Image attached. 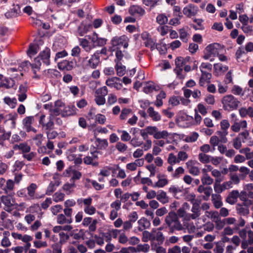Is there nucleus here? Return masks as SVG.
I'll return each mask as SVG.
<instances>
[{
  "instance_id": "obj_1",
  "label": "nucleus",
  "mask_w": 253,
  "mask_h": 253,
  "mask_svg": "<svg viewBox=\"0 0 253 253\" xmlns=\"http://www.w3.org/2000/svg\"><path fill=\"white\" fill-rule=\"evenodd\" d=\"M165 222L169 228L170 233H173L175 231H182L185 229L179 220L178 215L174 211H170L165 217Z\"/></svg>"
},
{
  "instance_id": "obj_2",
  "label": "nucleus",
  "mask_w": 253,
  "mask_h": 253,
  "mask_svg": "<svg viewBox=\"0 0 253 253\" xmlns=\"http://www.w3.org/2000/svg\"><path fill=\"white\" fill-rule=\"evenodd\" d=\"M15 150H19L21 151L22 157L28 161H32L36 157L37 153L31 152V147L26 142H23L13 146Z\"/></svg>"
},
{
  "instance_id": "obj_3",
  "label": "nucleus",
  "mask_w": 253,
  "mask_h": 253,
  "mask_svg": "<svg viewBox=\"0 0 253 253\" xmlns=\"http://www.w3.org/2000/svg\"><path fill=\"white\" fill-rule=\"evenodd\" d=\"M223 109L225 111H231L236 110L238 107L240 101L232 95H227L222 100Z\"/></svg>"
},
{
  "instance_id": "obj_4",
  "label": "nucleus",
  "mask_w": 253,
  "mask_h": 253,
  "mask_svg": "<svg viewBox=\"0 0 253 253\" xmlns=\"http://www.w3.org/2000/svg\"><path fill=\"white\" fill-rule=\"evenodd\" d=\"M108 89L106 86L98 88L94 92V101L98 106H102L105 104V97L108 94Z\"/></svg>"
},
{
  "instance_id": "obj_5",
  "label": "nucleus",
  "mask_w": 253,
  "mask_h": 253,
  "mask_svg": "<svg viewBox=\"0 0 253 253\" xmlns=\"http://www.w3.org/2000/svg\"><path fill=\"white\" fill-rule=\"evenodd\" d=\"M129 39L126 35L114 37L111 41L112 47L118 49L119 46H123L124 48L127 47Z\"/></svg>"
},
{
  "instance_id": "obj_6",
  "label": "nucleus",
  "mask_w": 253,
  "mask_h": 253,
  "mask_svg": "<svg viewBox=\"0 0 253 253\" xmlns=\"http://www.w3.org/2000/svg\"><path fill=\"white\" fill-rule=\"evenodd\" d=\"M64 213H60L56 217L59 224H71L73 222L72 213L63 210Z\"/></svg>"
},
{
  "instance_id": "obj_7",
  "label": "nucleus",
  "mask_w": 253,
  "mask_h": 253,
  "mask_svg": "<svg viewBox=\"0 0 253 253\" xmlns=\"http://www.w3.org/2000/svg\"><path fill=\"white\" fill-rule=\"evenodd\" d=\"M105 84L109 87H114L119 90L123 88L122 79L119 77H113L108 78L105 82Z\"/></svg>"
},
{
  "instance_id": "obj_8",
  "label": "nucleus",
  "mask_w": 253,
  "mask_h": 253,
  "mask_svg": "<svg viewBox=\"0 0 253 253\" xmlns=\"http://www.w3.org/2000/svg\"><path fill=\"white\" fill-rule=\"evenodd\" d=\"M247 127V122L246 120L239 121L237 118H236L231 126L230 128L233 132L238 133L241 129H245Z\"/></svg>"
},
{
  "instance_id": "obj_9",
  "label": "nucleus",
  "mask_w": 253,
  "mask_h": 253,
  "mask_svg": "<svg viewBox=\"0 0 253 253\" xmlns=\"http://www.w3.org/2000/svg\"><path fill=\"white\" fill-rule=\"evenodd\" d=\"M200 201L197 203H193L191 209L192 213L187 215L184 219L189 220L190 219H196L201 215Z\"/></svg>"
},
{
  "instance_id": "obj_10",
  "label": "nucleus",
  "mask_w": 253,
  "mask_h": 253,
  "mask_svg": "<svg viewBox=\"0 0 253 253\" xmlns=\"http://www.w3.org/2000/svg\"><path fill=\"white\" fill-rule=\"evenodd\" d=\"M34 63L31 64L30 62L28 61H24L21 63V65L23 67H27V68L29 66L31 67L32 70L35 75V78H38V74L40 73L41 63L40 61H38L37 59H35Z\"/></svg>"
},
{
  "instance_id": "obj_11",
  "label": "nucleus",
  "mask_w": 253,
  "mask_h": 253,
  "mask_svg": "<svg viewBox=\"0 0 253 253\" xmlns=\"http://www.w3.org/2000/svg\"><path fill=\"white\" fill-rule=\"evenodd\" d=\"M83 203L84 205V212L89 215H92L96 212V208L92 206V199L91 197L84 199Z\"/></svg>"
},
{
  "instance_id": "obj_12",
  "label": "nucleus",
  "mask_w": 253,
  "mask_h": 253,
  "mask_svg": "<svg viewBox=\"0 0 253 253\" xmlns=\"http://www.w3.org/2000/svg\"><path fill=\"white\" fill-rule=\"evenodd\" d=\"M198 7L191 3L184 7L182 10L183 14L188 18L195 16L198 14Z\"/></svg>"
},
{
  "instance_id": "obj_13",
  "label": "nucleus",
  "mask_w": 253,
  "mask_h": 253,
  "mask_svg": "<svg viewBox=\"0 0 253 253\" xmlns=\"http://www.w3.org/2000/svg\"><path fill=\"white\" fill-rule=\"evenodd\" d=\"M50 50L49 48L46 47L40 53L39 56L35 59H37L39 61L42 60L43 64L49 65L50 63Z\"/></svg>"
},
{
  "instance_id": "obj_14",
  "label": "nucleus",
  "mask_w": 253,
  "mask_h": 253,
  "mask_svg": "<svg viewBox=\"0 0 253 253\" xmlns=\"http://www.w3.org/2000/svg\"><path fill=\"white\" fill-rule=\"evenodd\" d=\"M152 136L156 139H167L170 135L166 130H160L156 126H152Z\"/></svg>"
},
{
  "instance_id": "obj_15",
  "label": "nucleus",
  "mask_w": 253,
  "mask_h": 253,
  "mask_svg": "<svg viewBox=\"0 0 253 253\" xmlns=\"http://www.w3.org/2000/svg\"><path fill=\"white\" fill-rule=\"evenodd\" d=\"M193 118L184 113H180L178 116L177 122L183 126H188L192 124Z\"/></svg>"
},
{
  "instance_id": "obj_16",
  "label": "nucleus",
  "mask_w": 253,
  "mask_h": 253,
  "mask_svg": "<svg viewBox=\"0 0 253 253\" xmlns=\"http://www.w3.org/2000/svg\"><path fill=\"white\" fill-rule=\"evenodd\" d=\"M76 64L75 59L71 60H64L58 63V67L60 70L70 71L75 67Z\"/></svg>"
},
{
  "instance_id": "obj_17",
  "label": "nucleus",
  "mask_w": 253,
  "mask_h": 253,
  "mask_svg": "<svg viewBox=\"0 0 253 253\" xmlns=\"http://www.w3.org/2000/svg\"><path fill=\"white\" fill-rule=\"evenodd\" d=\"M34 120L33 116L26 117L23 120V128L27 132L33 131L35 133L37 132V130L32 126Z\"/></svg>"
},
{
  "instance_id": "obj_18",
  "label": "nucleus",
  "mask_w": 253,
  "mask_h": 253,
  "mask_svg": "<svg viewBox=\"0 0 253 253\" xmlns=\"http://www.w3.org/2000/svg\"><path fill=\"white\" fill-rule=\"evenodd\" d=\"M100 57L98 55V53H94L92 54L90 58L88 60L86 66L92 69L96 68L100 64Z\"/></svg>"
},
{
  "instance_id": "obj_19",
  "label": "nucleus",
  "mask_w": 253,
  "mask_h": 253,
  "mask_svg": "<svg viewBox=\"0 0 253 253\" xmlns=\"http://www.w3.org/2000/svg\"><path fill=\"white\" fill-rule=\"evenodd\" d=\"M128 13L132 16H142L145 13V10L137 5H132L128 8Z\"/></svg>"
},
{
  "instance_id": "obj_20",
  "label": "nucleus",
  "mask_w": 253,
  "mask_h": 253,
  "mask_svg": "<svg viewBox=\"0 0 253 253\" xmlns=\"http://www.w3.org/2000/svg\"><path fill=\"white\" fill-rule=\"evenodd\" d=\"M153 233V242L155 243L154 241L157 242L158 245H161L163 244L165 241V237L163 233L158 230H154L152 229Z\"/></svg>"
},
{
  "instance_id": "obj_21",
  "label": "nucleus",
  "mask_w": 253,
  "mask_h": 253,
  "mask_svg": "<svg viewBox=\"0 0 253 253\" xmlns=\"http://www.w3.org/2000/svg\"><path fill=\"white\" fill-rule=\"evenodd\" d=\"M65 106V104L61 100H57L54 103V106L53 109H51V115H58L60 114L62 115L63 109Z\"/></svg>"
},
{
  "instance_id": "obj_22",
  "label": "nucleus",
  "mask_w": 253,
  "mask_h": 253,
  "mask_svg": "<svg viewBox=\"0 0 253 253\" xmlns=\"http://www.w3.org/2000/svg\"><path fill=\"white\" fill-rule=\"evenodd\" d=\"M141 37L144 41V44L146 47L150 48L151 50H153L155 47L158 48L157 45H156L155 42L151 38L148 37V35L142 34Z\"/></svg>"
},
{
  "instance_id": "obj_23",
  "label": "nucleus",
  "mask_w": 253,
  "mask_h": 253,
  "mask_svg": "<svg viewBox=\"0 0 253 253\" xmlns=\"http://www.w3.org/2000/svg\"><path fill=\"white\" fill-rule=\"evenodd\" d=\"M213 70L216 76H221L228 70V67L222 63H217L213 65Z\"/></svg>"
},
{
  "instance_id": "obj_24",
  "label": "nucleus",
  "mask_w": 253,
  "mask_h": 253,
  "mask_svg": "<svg viewBox=\"0 0 253 253\" xmlns=\"http://www.w3.org/2000/svg\"><path fill=\"white\" fill-rule=\"evenodd\" d=\"M92 26L90 24H86L84 22H82L78 26L77 33L80 36H83L90 29Z\"/></svg>"
},
{
  "instance_id": "obj_25",
  "label": "nucleus",
  "mask_w": 253,
  "mask_h": 253,
  "mask_svg": "<svg viewBox=\"0 0 253 253\" xmlns=\"http://www.w3.org/2000/svg\"><path fill=\"white\" fill-rule=\"evenodd\" d=\"M77 109L74 105H69L64 107L62 112V116L67 117L75 115L77 113Z\"/></svg>"
},
{
  "instance_id": "obj_26",
  "label": "nucleus",
  "mask_w": 253,
  "mask_h": 253,
  "mask_svg": "<svg viewBox=\"0 0 253 253\" xmlns=\"http://www.w3.org/2000/svg\"><path fill=\"white\" fill-rule=\"evenodd\" d=\"M201 77L199 80V85L201 86H204L206 84H209L211 82V74L206 71H202Z\"/></svg>"
},
{
  "instance_id": "obj_27",
  "label": "nucleus",
  "mask_w": 253,
  "mask_h": 253,
  "mask_svg": "<svg viewBox=\"0 0 253 253\" xmlns=\"http://www.w3.org/2000/svg\"><path fill=\"white\" fill-rule=\"evenodd\" d=\"M248 239L244 240L241 243V248L246 249L249 246L253 245V231L250 230L247 232Z\"/></svg>"
},
{
  "instance_id": "obj_28",
  "label": "nucleus",
  "mask_w": 253,
  "mask_h": 253,
  "mask_svg": "<svg viewBox=\"0 0 253 253\" xmlns=\"http://www.w3.org/2000/svg\"><path fill=\"white\" fill-rule=\"evenodd\" d=\"M239 196V191L236 190H233L229 194L228 197L226 198V201L231 205H233L237 201V199Z\"/></svg>"
},
{
  "instance_id": "obj_29",
  "label": "nucleus",
  "mask_w": 253,
  "mask_h": 253,
  "mask_svg": "<svg viewBox=\"0 0 253 253\" xmlns=\"http://www.w3.org/2000/svg\"><path fill=\"white\" fill-rule=\"evenodd\" d=\"M133 113L131 108L126 107L122 108L119 116L120 120L122 122L126 121L130 116L133 114Z\"/></svg>"
},
{
  "instance_id": "obj_30",
  "label": "nucleus",
  "mask_w": 253,
  "mask_h": 253,
  "mask_svg": "<svg viewBox=\"0 0 253 253\" xmlns=\"http://www.w3.org/2000/svg\"><path fill=\"white\" fill-rule=\"evenodd\" d=\"M79 41L80 45L87 52H89L95 46V45H92L86 39H80Z\"/></svg>"
},
{
  "instance_id": "obj_31",
  "label": "nucleus",
  "mask_w": 253,
  "mask_h": 253,
  "mask_svg": "<svg viewBox=\"0 0 253 253\" xmlns=\"http://www.w3.org/2000/svg\"><path fill=\"white\" fill-rule=\"evenodd\" d=\"M15 85V81L11 78H4L2 81L0 82V87H5L6 88H10L13 87Z\"/></svg>"
},
{
  "instance_id": "obj_32",
  "label": "nucleus",
  "mask_w": 253,
  "mask_h": 253,
  "mask_svg": "<svg viewBox=\"0 0 253 253\" xmlns=\"http://www.w3.org/2000/svg\"><path fill=\"white\" fill-rule=\"evenodd\" d=\"M138 229L140 231H142L145 229H148L151 226V223L149 220L144 217L140 219L138 221Z\"/></svg>"
},
{
  "instance_id": "obj_33",
  "label": "nucleus",
  "mask_w": 253,
  "mask_h": 253,
  "mask_svg": "<svg viewBox=\"0 0 253 253\" xmlns=\"http://www.w3.org/2000/svg\"><path fill=\"white\" fill-rule=\"evenodd\" d=\"M147 113L148 114L149 116L152 119L153 121L157 122L159 121L161 119V116L160 114L154 110V109L150 107L147 109Z\"/></svg>"
},
{
  "instance_id": "obj_34",
  "label": "nucleus",
  "mask_w": 253,
  "mask_h": 253,
  "mask_svg": "<svg viewBox=\"0 0 253 253\" xmlns=\"http://www.w3.org/2000/svg\"><path fill=\"white\" fill-rule=\"evenodd\" d=\"M211 201L216 209H219L222 206L221 197L220 195L213 194L211 195Z\"/></svg>"
},
{
  "instance_id": "obj_35",
  "label": "nucleus",
  "mask_w": 253,
  "mask_h": 253,
  "mask_svg": "<svg viewBox=\"0 0 253 253\" xmlns=\"http://www.w3.org/2000/svg\"><path fill=\"white\" fill-rule=\"evenodd\" d=\"M38 188L35 183H31L27 187L28 195L31 199L34 200L39 198L35 196L36 191Z\"/></svg>"
},
{
  "instance_id": "obj_36",
  "label": "nucleus",
  "mask_w": 253,
  "mask_h": 253,
  "mask_svg": "<svg viewBox=\"0 0 253 253\" xmlns=\"http://www.w3.org/2000/svg\"><path fill=\"white\" fill-rule=\"evenodd\" d=\"M27 91V87L25 85L21 84L19 86L18 95V100L20 102L24 101L27 98L26 92Z\"/></svg>"
},
{
  "instance_id": "obj_37",
  "label": "nucleus",
  "mask_w": 253,
  "mask_h": 253,
  "mask_svg": "<svg viewBox=\"0 0 253 253\" xmlns=\"http://www.w3.org/2000/svg\"><path fill=\"white\" fill-rule=\"evenodd\" d=\"M95 143L100 150L106 149L108 146V142L106 139H100L99 138H95Z\"/></svg>"
},
{
  "instance_id": "obj_38",
  "label": "nucleus",
  "mask_w": 253,
  "mask_h": 253,
  "mask_svg": "<svg viewBox=\"0 0 253 253\" xmlns=\"http://www.w3.org/2000/svg\"><path fill=\"white\" fill-rule=\"evenodd\" d=\"M76 204V203L74 200L68 199L64 203V209L63 210L73 213V210L72 207H74Z\"/></svg>"
},
{
  "instance_id": "obj_39",
  "label": "nucleus",
  "mask_w": 253,
  "mask_h": 253,
  "mask_svg": "<svg viewBox=\"0 0 253 253\" xmlns=\"http://www.w3.org/2000/svg\"><path fill=\"white\" fill-rule=\"evenodd\" d=\"M140 133L144 140H150L148 138V135H152V126H148L144 129H141Z\"/></svg>"
},
{
  "instance_id": "obj_40",
  "label": "nucleus",
  "mask_w": 253,
  "mask_h": 253,
  "mask_svg": "<svg viewBox=\"0 0 253 253\" xmlns=\"http://www.w3.org/2000/svg\"><path fill=\"white\" fill-rule=\"evenodd\" d=\"M166 97V92L163 90L161 91L159 94L157 95L156 100L155 101L154 104L157 107H161L163 104V99H165Z\"/></svg>"
},
{
  "instance_id": "obj_41",
  "label": "nucleus",
  "mask_w": 253,
  "mask_h": 253,
  "mask_svg": "<svg viewBox=\"0 0 253 253\" xmlns=\"http://www.w3.org/2000/svg\"><path fill=\"white\" fill-rule=\"evenodd\" d=\"M157 90V86L153 82H148L143 87V91L146 93H150Z\"/></svg>"
},
{
  "instance_id": "obj_42",
  "label": "nucleus",
  "mask_w": 253,
  "mask_h": 253,
  "mask_svg": "<svg viewBox=\"0 0 253 253\" xmlns=\"http://www.w3.org/2000/svg\"><path fill=\"white\" fill-rule=\"evenodd\" d=\"M219 46V44L217 43H214L212 44H210L207 46L206 48V52H209L211 55H217L218 52V47Z\"/></svg>"
},
{
  "instance_id": "obj_43",
  "label": "nucleus",
  "mask_w": 253,
  "mask_h": 253,
  "mask_svg": "<svg viewBox=\"0 0 253 253\" xmlns=\"http://www.w3.org/2000/svg\"><path fill=\"white\" fill-rule=\"evenodd\" d=\"M14 182L11 179L6 181V185L3 189L5 194H9L14 190Z\"/></svg>"
},
{
  "instance_id": "obj_44",
  "label": "nucleus",
  "mask_w": 253,
  "mask_h": 253,
  "mask_svg": "<svg viewBox=\"0 0 253 253\" xmlns=\"http://www.w3.org/2000/svg\"><path fill=\"white\" fill-rule=\"evenodd\" d=\"M115 69L117 75L119 77H122L126 74V67L123 65L122 63H116Z\"/></svg>"
},
{
  "instance_id": "obj_45",
  "label": "nucleus",
  "mask_w": 253,
  "mask_h": 253,
  "mask_svg": "<svg viewBox=\"0 0 253 253\" xmlns=\"http://www.w3.org/2000/svg\"><path fill=\"white\" fill-rule=\"evenodd\" d=\"M158 181L153 185V187L162 188L168 184L169 180L167 178L161 177L160 175H158Z\"/></svg>"
},
{
  "instance_id": "obj_46",
  "label": "nucleus",
  "mask_w": 253,
  "mask_h": 253,
  "mask_svg": "<svg viewBox=\"0 0 253 253\" xmlns=\"http://www.w3.org/2000/svg\"><path fill=\"white\" fill-rule=\"evenodd\" d=\"M39 50V46L37 44H30L28 50H27L28 55L31 57L32 56L35 55Z\"/></svg>"
},
{
  "instance_id": "obj_47",
  "label": "nucleus",
  "mask_w": 253,
  "mask_h": 253,
  "mask_svg": "<svg viewBox=\"0 0 253 253\" xmlns=\"http://www.w3.org/2000/svg\"><path fill=\"white\" fill-rule=\"evenodd\" d=\"M206 213L207 216L208 217L211 218L214 222L220 218L219 214L217 211H207Z\"/></svg>"
},
{
  "instance_id": "obj_48",
  "label": "nucleus",
  "mask_w": 253,
  "mask_h": 253,
  "mask_svg": "<svg viewBox=\"0 0 253 253\" xmlns=\"http://www.w3.org/2000/svg\"><path fill=\"white\" fill-rule=\"evenodd\" d=\"M167 162L171 166L179 163L177 156L172 153H170L169 154Z\"/></svg>"
},
{
  "instance_id": "obj_49",
  "label": "nucleus",
  "mask_w": 253,
  "mask_h": 253,
  "mask_svg": "<svg viewBox=\"0 0 253 253\" xmlns=\"http://www.w3.org/2000/svg\"><path fill=\"white\" fill-rule=\"evenodd\" d=\"M211 159V156L204 153H200L198 155V159L203 164H207L210 162Z\"/></svg>"
},
{
  "instance_id": "obj_50",
  "label": "nucleus",
  "mask_w": 253,
  "mask_h": 253,
  "mask_svg": "<svg viewBox=\"0 0 253 253\" xmlns=\"http://www.w3.org/2000/svg\"><path fill=\"white\" fill-rule=\"evenodd\" d=\"M84 163L87 165H91L94 167H97L99 165L98 161H93L91 156H86L83 159Z\"/></svg>"
},
{
  "instance_id": "obj_51",
  "label": "nucleus",
  "mask_w": 253,
  "mask_h": 253,
  "mask_svg": "<svg viewBox=\"0 0 253 253\" xmlns=\"http://www.w3.org/2000/svg\"><path fill=\"white\" fill-rule=\"evenodd\" d=\"M118 133H121V139L122 141H128L131 139V136L126 130L118 129Z\"/></svg>"
},
{
  "instance_id": "obj_52",
  "label": "nucleus",
  "mask_w": 253,
  "mask_h": 253,
  "mask_svg": "<svg viewBox=\"0 0 253 253\" xmlns=\"http://www.w3.org/2000/svg\"><path fill=\"white\" fill-rule=\"evenodd\" d=\"M201 181L204 185H210L213 182V179L208 174H204L201 178Z\"/></svg>"
},
{
  "instance_id": "obj_53",
  "label": "nucleus",
  "mask_w": 253,
  "mask_h": 253,
  "mask_svg": "<svg viewBox=\"0 0 253 253\" xmlns=\"http://www.w3.org/2000/svg\"><path fill=\"white\" fill-rule=\"evenodd\" d=\"M199 134L196 132H193L185 138V141L186 142H195L199 137Z\"/></svg>"
},
{
  "instance_id": "obj_54",
  "label": "nucleus",
  "mask_w": 253,
  "mask_h": 253,
  "mask_svg": "<svg viewBox=\"0 0 253 253\" xmlns=\"http://www.w3.org/2000/svg\"><path fill=\"white\" fill-rule=\"evenodd\" d=\"M93 135L94 138H98L97 136L99 133L107 134L108 130L105 127L98 126L93 130Z\"/></svg>"
},
{
  "instance_id": "obj_55",
  "label": "nucleus",
  "mask_w": 253,
  "mask_h": 253,
  "mask_svg": "<svg viewBox=\"0 0 253 253\" xmlns=\"http://www.w3.org/2000/svg\"><path fill=\"white\" fill-rule=\"evenodd\" d=\"M185 172V169L182 167L177 168L172 173L171 176L173 178H178Z\"/></svg>"
},
{
  "instance_id": "obj_56",
  "label": "nucleus",
  "mask_w": 253,
  "mask_h": 253,
  "mask_svg": "<svg viewBox=\"0 0 253 253\" xmlns=\"http://www.w3.org/2000/svg\"><path fill=\"white\" fill-rule=\"evenodd\" d=\"M223 180H215V182L213 185V188L214 191L217 193H220L222 191H224L222 184H220V182Z\"/></svg>"
},
{
  "instance_id": "obj_57",
  "label": "nucleus",
  "mask_w": 253,
  "mask_h": 253,
  "mask_svg": "<svg viewBox=\"0 0 253 253\" xmlns=\"http://www.w3.org/2000/svg\"><path fill=\"white\" fill-rule=\"evenodd\" d=\"M153 233L152 230L151 232L148 231H144L142 233V241L144 242H146L148 241H151L153 242Z\"/></svg>"
},
{
  "instance_id": "obj_58",
  "label": "nucleus",
  "mask_w": 253,
  "mask_h": 253,
  "mask_svg": "<svg viewBox=\"0 0 253 253\" xmlns=\"http://www.w3.org/2000/svg\"><path fill=\"white\" fill-rule=\"evenodd\" d=\"M25 163L23 161H16L13 166V172H18L22 169Z\"/></svg>"
},
{
  "instance_id": "obj_59",
  "label": "nucleus",
  "mask_w": 253,
  "mask_h": 253,
  "mask_svg": "<svg viewBox=\"0 0 253 253\" xmlns=\"http://www.w3.org/2000/svg\"><path fill=\"white\" fill-rule=\"evenodd\" d=\"M4 102L11 108H14L17 104V100L16 98H11L9 97H5L3 99Z\"/></svg>"
},
{
  "instance_id": "obj_60",
  "label": "nucleus",
  "mask_w": 253,
  "mask_h": 253,
  "mask_svg": "<svg viewBox=\"0 0 253 253\" xmlns=\"http://www.w3.org/2000/svg\"><path fill=\"white\" fill-rule=\"evenodd\" d=\"M65 194L60 192H57L53 195V200L56 202H59L64 201L65 198Z\"/></svg>"
},
{
  "instance_id": "obj_61",
  "label": "nucleus",
  "mask_w": 253,
  "mask_h": 253,
  "mask_svg": "<svg viewBox=\"0 0 253 253\" xmlns=\"http://www.w3.org/2000/svg\"><path fill=\"white\" fill-rule=\"evenodd\" d=\"M237 212L243 215H246L249 213V210L247 206L242 205H237L236 207Z\"/></svg>"
},
{
  "instance_id": "obj_62",
  "label": "nucleus",
  "mask_w": 253,
  "mask_h": 253,
  "mask_svg": "<svg viewBox=\"0 0 253 253\" xmlns=\"http://www.w3.org/2000/svg\"><path fill=\"white\" fill-rule=\"evenodd\" d=\"M151 246L152 250L156 251V253H167L164 248L157 245L155 243H151Z\"/></svg>"
},
{
  "instance_id": "obj_63",
  "label": "nucleus",
  "mask_w": 253,
  "mask_h": 253,
  "mask_svg": "<svg viewBox=\"0 0 253 253\" xmlns=\"http://www.w3.org/2000/svg\"><path fill=\"white\" fill-rule=\"evenodd\" d=\"M239 152L240 153L245 154L248 160L253 158V152H251V149L248 147L240 149Z\"/></svg>"
},
{
  "instance_id": "obj_64",
  "label": "nucleus",
  "mask_w": 253,
  "mask_h": 253,
  "mask_svg": "<svg viewBox=\"0 0 253 253\" xmlns=\"http://www.w3.org/2000/svg\"><path fill=\"white\" fill-rule=\"evenodd\" d=\"M76 185L73 182L72 183H66L63 186V190L69 195L73 191V189L75 187Z\"/></svg>"
}]
</instances>
